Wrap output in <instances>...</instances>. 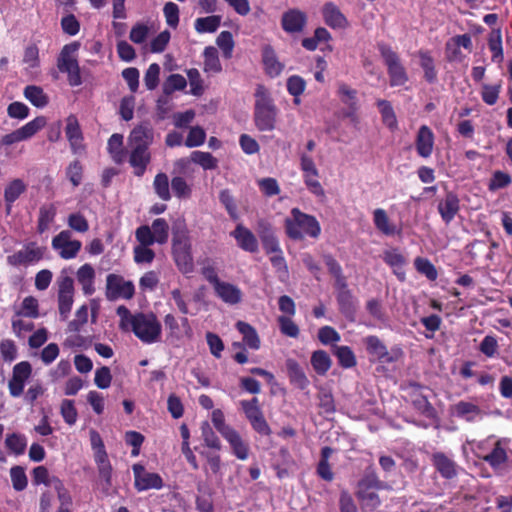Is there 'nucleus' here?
I'll use <instances>...</instances> for the list:
<instances>
[{"label": "nucleus", "instance_id": "f257e3e1", "mask_svg": "<svg viewBox=\"0 0 512 512\" xmlns=\"http://www.w3.org/2000/svg\"><path fill=\"white\" fill-rule=\"evenodd\" d=\"M254 122L260 131H272L275 128L277 108L269 91L263 85H257L255 91Z\"/></svg>", "mask_w": 512, "mask_h": 512}, {"label": "nucleus", "instance_id": "f03ea898", "mask_svg": "<svg viewBox=\"0 0 512 512\" xmlns=\"http://www.w3.org/2000/svg\"><path fill=\"white\" fill-rule=\"evenodd\" d=\"M292 219H286L285 227L288 236L292 239H301L309 235L317 237L320 233V226L315 217L302 213L299 209L292 210Z\"/></svg>", "mask_w": 512, "mask_h": 512}, {"label": "nucleus", "instance_id": "7ed1b4c3", "mask_svg": "<svg viewBox=\"0 0 512 512\" xmlns=\"http://www.w3.org/2000/svg\"><path fill=\"white\" fill-rule=\"evenodd\" d=\"M377 47L387 67L390 86L396 87L406 84L409 78L399 55L386 43H378Z\"/></svg>", "mask_w": 512, "mask_h": 512}, {"label": "nucleus", "instance_id": "20e7f679", "mask_svg": "<svg viewBox=\"0 0 512 512\" xmlns=\"http://www.w3.org/2000/svg\"><path fill=\"white\" fill-rule=\"evenodd\" d=\"M142 342L154 343L161 335V324L154 314L136 313L129 327Z\"/></svg>", "mask_w": 512, "mask_h": 512}, {"label": "nucleus", "instance_id": "39448f33", "mask_svg": "<svg viewBox=\"0 0 512 512\" xmlns=\"http://www.w3.org/2000/svg\"><path fill=\"white\" fill-rule=\"evenodd\" d=\"M80 48L79 42H72L65 45L58 57L57 67L61 72L68 74V82L71 86H79L82 84L80 75V67L75 53Z\"/></svg>", "mask_w": 512, "mask_h": 512}, {"label": "nucleus", "instance_id": "423d86ee", "mask_svg": "<svg viewBox=\"0 0 512 512\" xmlns=\"http://www.w3.org/2000/svg\"><path fill=\"white\" fill-rule=\"evenodd\" d=\"M366 351L381 363L392 364L397 362L403 355L400 348H392L390 351L382 340L376 335H369L363 339Z\"/></svg>", "mask_w": 512, "mask_h": 512}, {"label": "nucleus", "instance_id": "0eeeda50", "mask_svg": "<svg viewBox=\"0 0 512 512\" xmlns=\"http://www.w3.org/2000/svg\"><path fill=\"white\" fill-rule=\"evenodd\" d=\"M325 263L330 273L335 277V286L338 290V301L341 310L347 314L351 312V294L348 285L341 276V268L338 263L331 257L325 256Z\"/></svg>", "mask_w": 512, "mask_h": 512}, {"label": "nucleus", "instance_id": "6e6552de", "mask_svg": "<svg viewBox=\"0 0 512 512\" xmlns=\"http://www.w3.org/2000/svg\"><path fill=\"white\" fill-rule=\"evenodd\" d=\"M134 295V285L131 281H125L117 274H109L106 279V297L110 301L118 298L131 299Z\"/></svg>", "mask_w": 512, "mask_h": 512}, {"label": "nucleus", "instance_id": "1a4fd4ad", "mask_svg": "<svg viewBox=\"0 0 512 512\" xmlns=\"http://www.w3.org/2000/svg\"><path fill=\"white\" fill-rule=\"evenodd\" d=\"M175 262L183 273L193 271V258L191 255V245L184 236H174L172 243Z\"/></svg>", "mask_w": 512, "mask_h": 512}, {"label": "nucleus", "instance_id": "9d476101", "mask_svg": "<svg viewBox=\"0 0 512 512\" xmlns=\"http://www.w3.org/2000/svg\"><path fill=\"white\" fill-rule=\"evenodd\" d=\"M58 309L62 320H66L71 311L74 296V281L70 276L62 275L58 280Z\"/></svg>", "mask_w": 512, "mask_h": 512}, {"label": "nucleus", "instance_id": "9b49d317", "mask_svg": "<svg viewBox=\"0 0 512 512\" xmlns=\"http://www.w3.org/2000/svg\"><path fill=\"white\" fill-rule=\"evenodd\" d=\"M52 248L58 251L63 259H72L76 257L81 249V242L79 240H72V233L70 230H63L52 239Z\"/></svg>", "mask_w": 512, "mask_h": 512}, {"label": "nucleus", "instance_id": "f8f14e48", "mask_svg": "<svg viewBox=\"0 0 512 512\" xmlns=\"http://www.w3.org/2000/svg\"><path fill=\"white\" fill-rule=\"evenodd\" d=\"M461 204L460 198L455 191L445 188V194L442 198L438 199L437 211L442 221L448 225L456 215L460 212Z\"/></svg>", "mask_w": 512, "mask_h": 512}, {"label": "nucleus", "instance_id": "ddd939ff", "mask_svg": "<svg viewBox=\"0 0 512 512\" xmlns=\"http://www.w3.org/2000/svg\"><path fill=\"white\" fill-rule=\"evenodd\" d=\"M241 406L246 417L250 421L251 426L256 432L265 436L271 434V429L258 406L257 398H253L250 401H242Z\"/></svg>", "mask_w": 512, "mask_h": 512}, {"label": "nucleus", "instance_id": "4468645a", "mask_svg": "<svg viewBox=\"0 0 512 512\" xmlns=\"http://www.w3.org/2000/svg\"><path fill=\"white\" fill-rule=\"evenodd\" d=\"M44 248L37 246L35 242H31L24 246L23 249L15 252L7 257V262L11 266H26L38 262L43 258Z\"/></svg>", "mask_w": 512, "mask_h": 512}, {"label": "nucleus", "instance_id": "2eb2a0df", "mask_svg": "<svg viewBox=\"0 0 512 512\" xmlns=\"http://www.w3.org/2000/svg\"><path fill=\"white\" fill-rule=\"evenodd\" d=\"M32 373V366L28 361H22L13 368L12 378L8 382V388L12 397H19L24 390L25 382Z\"/></svg>", "mask_w": 512, "mask_h": 512}, {"label": "nucleus", "instance_id": "dca6fc26", "mask_svg": "<svg viewBox=\"0 0 512 512\" xmlns=\"http://www.w3.org/2000/svg\"><path fill=\"white\" fill-rule=\"evenodd\" d=\"M135 487L138 491L148 489H160L163 487V480L157 473H150L140 464L133 465Z\"/></svg>", "mask_w": 512, "mask_h": 512}, {"label": "nucleus", "instance_id": "f3484780", "mask_svg": "<svg viewBox=\"0 0 512 512\" xmlns=\"http://www.w3.org/2000/svg\"><path fill=\"white\" fill-rule=\"evenodd\" d=\"M382 259L391 269L393 274L400 282L406 280L405 266L407 264L406 257L398 248H390L383 252Z\"/></svg>", "mask_w": 512, "mask_h": 512}, {"label": "nucleus", "instance_id": "a211bd4d", "mask_svg": "<svg viewBox=\"0 0 512 512\" xmlns=\"http://www.w3.org/2000/svg\"><path fill=\"white\" fill-rule=\"evenodd\" d=\"M154 141V130L149 123H142L136 126L130 133L128 143L130 147L145 148Z\"/></svg>", "mask_w": 512, "mask_h": 512}, {"label": "nucleus", "instance_id": "6ab92c4d", "mask_svg": "<svg viewBox=\"0 0 512 512\" xmlns=\"http://www.w3.org/2000/svg\"><path fill=\"white\" fill-rule=\"evenodd\" d=\"M434 142L435 136L431 128L427 125L420 126L415 139L417 154L422 158H429L433 153Z\"/></svg>", "mask_w": 512, "mask_h": 512}, {"label": "nucleus", "instance_id": "aec40b11", "mask_svg": "<svg viewBox=\"0 0 512 512\" xmlns=\"http://www.w3.org/2000/svg\"><path fill=\"white\" fill-rule=\"evenodd\" d=\"M431 462L436 471L442 478L451 480L458 474L457 464L443 452H435L432 454Z\"/></svg>", "mask_w": 512, "mask_h": 512}, {"label": "nucleus", "instance_id": "412c9836", "mask_svg": "<svg viewBox=\"0 0 512 512\" xmlns=\"http://www.w3.org/2000/svg\"><path fill=\"white\" fill-rule=\"evenodd\" d=\"M307 22V16L298 9H290L283 13L281 24L282 28L288 33H300L303 31Z\"/></svg>", "mask_w": 512, "mask_h": 512}, {"label": "nucleus", "instance_id": "4be33fe9", "mask_svg": "<svg viewBox=\"0 0 512 512\" xmlns=\"http://www.w3.org/2000/svg\"><path fill=\"white\" fill-rule=\"evenodd\" d=\"M231 236L237 241L238 246L247 251L254 253L258 250V242L254 234L241 224H238Z\"/></svg>", "mask_w": 512, "mask_h": 512}, {"label": "nucleus", "instance_id": "5701e85b", "mask_svg": "<svg viewBox=\"0 0 512 512\" xmlns=\"http://www.w3.org/2000/svg\"><path fill=\"white\" fill-rule=\"evenodd\" d=\"M66 136L70 142L72 150L77 153L79 150L83 148L82 145V132L80 129L79 122L74 115H70L67 118V124L65 128Z\"/></svg>", "mask_w": 512, "mask_h": 512}, {"label": "nucleus", "instance_id": "b1692460", "mask_svg": "<svg viewBox=\"0 0 512 512\" xmlns=\"http://www.w3.org/2000/svg\"><path fill=\"white\" fill-rule=\"evenodd\" d=\"M494 470L501 469L508 461L506 448L503 446V440L499 439L495 442L492 451L482 458Z\"/></svg>", "mask_w": 512, "mask_h": 512}, {"label": "nucleus", "instance_id": "393cba45", "mask_svg": "<svg viewBox=\"0 0 512 512\" xmlns=\"http://www.w3.org/2000/svg\"><path fill=\"white\" fill-rule=\"evenodd\" d=\"M217 296L224 302L234 305L241 301L242 293L238 287L228 282L220 281L214 287Z\"/></svg>", "mask_w": 512, "mask_h": 512}, {"label": "nucleus", "instance_id": "a878e982", "mask_svg": "<svg viewBox=\"0 0 512 512\" xmlns=\"http://www.w3.org/2000/svg\"><path fill=\"white\" fill-rule=\"evenodd\" d=\"M27 190V185L22 179L12 180L4 189L6 212L10 214L12 204Z\"/></svg>", "mask_w": 512, "mask_h": 512}, {"label": "nucleus", "instance_id": "bb28decb", "mask_svg": "<svg viewBox=\"0 0 512 512\" xmlns=\"http://www.w3.org/2000/svg\"><path fill=\"white\" fill-rule=\"evenodd\" d=\"M130 159L131 166L135 169L134 173L136 176H142L146 170L147 165L150 162V153L148 149L130 147Z\"/></svg>", "mask_w": 512, "mask_h": 512}, {"label": "nucleus", "instance_id": "cd10ccee", "mask_svg": "<svg viewBox=\"0 0 512 512\" xmlns=\"http://www.w3.org/2000/svg\"><path fill=\"white\" fill-rule=\"evenodd\" d=\"M373 221L376 229L386 236H394L400 229L392 223L384 209L378 208L373 213Z\"/></svg>", "mask_w": 512, "mask_h": 512}, {"label": "nucleus", "instance_id": "c85d7f7f", "mask_svg": "<svg viewBox=\"0 0 512 512\" xmlns=\"http://www.w3.org/2000/svg\"><path fill=\"white\" fill-rule=\"evenodd\" d=\"M286 368L290 382L298 389L304 390L309 385V380L306 377L303 369L293 359L286 360Z\"/></svg>", "mask_w": 512, "mask_h": 512}, {"label": "nucleus", "instance_id": "c756f323", "mask_svg": "<svg viewBox=\"0 0 512 512\" xmlns=\"http://www.w3.org/2000/svg\"><path fill=\"white\" fill-rule=\"evenodd\" d=\"M323 17L325 23L332 28H343L348 24L345 16L340 12L338 7L331 2L324 5Z\"/></svg>", "mask_w": 512, "mask_h": 512}, {"label": "nucleus", "instance_id": "7c9ffc66", "mask_svg": "<svg viewBox=\"0 0 512 512\" xmlns=\"http://www.w3.org/2000/svg\"><path fill=\"white\" fill-rule=\"evenodd\" d=\"M488 48L492 53L491 60L494 63H502L504 60L502 32L500 28H494L488 35Z\"/></svg>", "mask_w": 512, "mask_h": 512}, {"label": "nucleus", "instance_id": "2f4dec72", "mask_svg": "<svg viewBox=\"0 0 512 512\" xmlns=\"http://www.w3.org/2000/svg\"><path fill=\"white\" fill-rule=\"evenodd\" d=\"M420 59V66L424 71V79L429 84L437 82V70L435 68L434 59L432 58L429 51L420 50L418 52Z\"/></svg>", "mask_w": 512, "mask_h": 512}, {"label": "nucleus", "instance_id": "473e14b6", "mask_svg": "<svg viewBox=\"0 0 512 512\" xmlns=\"http://www.w3.org/2000/svg\"><path fill=\"white\" fill-rule=\"evenodd\" d=\"M236 328L243 335V342L249 348L257 350L260 347V338L255 330L250 324L238 321L236 323Z\"/></svg>", "mask_w": 512, "mask_h": 512}, {"label": "nucleus", "instance_id": "72a5a7b5", "mask_svg": "<svg viewBox=\"0 0 512 512\" xmlns=\"http://www.w3.org/2000/svg\"><path fill=\"white\" fill-rule=\"evenodd\" d=\"M377 106L384 125L391 131H395L398 128V121L391 103L387 100H378Z\"/></svg>", "mask_w": 512, "mask_h": 512}, {"label": "nucleus", "instance_id": "f704fd0d", "mask_svg": "<svg viewBox=\"0 0 512 512\" xmlns=\"http://www.w3.org/2000/svg\"><path fill=\"white\" fill-rule=\"evenodd\" d=\"M56 216V207L54 204L43 205L39 209V218L37 231L42 234L48 230L50 224L54 221Z\"/></svg>", "mask_w": 512, "mask_h": 512}, {"label": "nucleus", "instance_id": "c9c22d12", "mask_svg": "<svg viewBox=\"0 0 512 512\" xmlns=\"http://www.w3.org/2000/svg\"><path fill=\"white\" fill-rule=\"evenodd\" d=\"M331 358L324 350L314 351L311 356V365L319 375H325L331 367Z\"/></svg>", "mask_w": 512, "mask_h": 512}, {"label": "nucleus", "instance_id": "e433bc0d", "mask_svg": "<svg viewBox=\"0 0 512 512\" xmlns=\"http://www.w3.org/2000/svg\"><path fill=\"white\" fill-rule=\"evenodd\" d=\"M24 96L34 106L42 108L48 104L49 98L39 86L29 85L24 90Z\"/></svg>", "mask_w": 512, "mask_h": 512}, {"label": "nucleus", "instance_id": "4c0bfd02", "mask_svg": "<svg viewBox=\"0 0 512 512\" xmlns=\"http://www.w3.org/2000/svg\"><path fill=\"white\" fill-rule=\"evenodd\" d=\"M6 448L15 455L24 454L27 446L26 437L20 433H11L5 439Z\"/></svg>", "mask_w": 512, "mask_h": 512}, {"label": "nucleus", "instance_id": "58836bf2", "mask_svg": "<svg viewBox=\"0 0 512 512\" xmlns=\"http://www.w3.org/2000/svg\"><path fill=\"white\" fill-rule=\"evenodd\" d=\"M366 310L369 315L378 323L387 325L388 316L380 300L372 298L366 303Z\"/></svg>", "mask_w": 512, "mask_h": 512}, {"label": "nucleus", "instance_id": "ea45409f", "mask_svg": "<svg viewBox=\"0 0 512 512\" xmlns=\"http://www.w3.org/2000/svg\"><path fill=\"white\" fill-rule=\"evenodd\" d=\"M414 266L418 273L424 275L428 280L435 281L438 277V272L435 265L427 258L416 257Z\"/></svg>", "mask_w": 512, "mask_h": 512}, {"label": "nucleus", "instance_id": "a19ab883", "mask_svg": "<svg viewBox=\"0 0 512 512\" xmlns=\"http://www.w3.org/2000/svg\"><path fill=\"white\" fill-rule=\"evenodd\" d=\"M454 411L458 417L465 418L470 422L475 419V416L481 413L478 405L467 401H459L455 405Z\"/></svg>", "mask_w": 512, "mask_h": 512}, {"label": "nucleus", "instance_id": "79ce46f5", "mask_svg": "<svg viewBox=\"0 0 512 512\" xmlns=\"http://www.w3.org/2000/svg\"><path fill=\"white\" fill-rule=\"evenodd\" d=\"M263 62L267 73L272 77L278 76L283 70V65L277 60L276 55L271 48H265L263 53Z\"/></svg>", "mask_w": 512, "mask_h": 512}, {"label": "nucleus", "instance_id": "37998d69", "mask_svg": "<svg viewBox=\"0 0 512 512\" xmlns=\"http://www.w3.org/2000/svg\"><path fill=\"white\" fill-rule=\"evenodd\" d=\"M221 23V16L213 15L203 18H198L195 21V30L198 33H213L215 32Z\"/></svg>", "mask_w": 512, "mask_h": 512}, {"label": "nucleus", "instance_id": "c03bdc74", "mask_svg": "<svg viewBox=\"0 0 512 512\" xmlns=\"http://www.w3.org/2000/svg\"><path fill=\"white\" fill-rule=\"evenodd\" d=\"M155 193L163 201L171 199V193L169 190V179L165 173H158L153 182Z\"/></svg>", "mask_w": 512, "mask_h": 512}, {"label": "nucleus", "instance_id": "a18cd8bd", "mask_svg": "<svg viewBox=\"0 0 512 512\" xmlns=\"http://www.w3.org/2000/svg\"><path fill=\"white\" fill-rule=\"evenodd\" d=\"M191 161L206 170H213L218 167V160L209 152L194 151L191 153Z\"/></svg>", "mask_w": 512, "mask_h": 512}, {"label": "nucleus", "instance_id": "49530a36", "mask_svg": "<svg viewBox=\"0 0 512 512\" xmlns=\"http://www.w3.org/2000/svg\"><path fill=\"white\" fill-rule=\"evenodd\" d=\"M46 125L45 117H36L34 120L28 122L21 128L17 129L20 133L22 140H27L35 135L39 130H41Z\"/></svg>", "mask_w": 512, "mask_h": 512}, {"label": "nucleus", "instance_id": "de8ad7c7", "mask_svg": "<svg viewBox=\"0 0 512 512\" xmlns=\"http://www.w3.org/2000/svg\"><path fill=\"white\" fill-rule=\"evenodd\" d=\"M155 237V241L159 244H164L168 241L169 225L163 218L155 219L150 227Z\"/></svg>", "mask_w": 512, "mask_h": 512}, {"label": "nucleus", "instance_id": "09e8293b", "mask_svg": "<svg viewBox=\"0 0 512 512\" xmlns=\"http://www.w3.org/2000/svg\"><path fill=\"white\" fill-rule=\"evenodd\" d=\"M412 404L419 413L427 418H432L436 414L435 408L429 402L428 398L420 393L414 396Z\"/></svg>", "mask_w": 512, "mask_h": 512}, {"label": "nucleus", "instance_id": "8fccbe9b", "mask_svg": "<svg viewBox=\"0 0 512 512\" xmlns=\"http://www.w3.org/2000/svg\"><path fill=\"white\" fill-rule=\"evenodd\" d=\"M204 69L205 71L219 72L221 71V64L218 58L216 48L207 47L204 50Z\"/></svg>", "mask_w": 512, "mask_h": 512}, {"label": "nucleus", "instance_id": "3c124183", "mask_svg": "<svg viewBox=\"0 0 512 512\" xmlns=\"http://www.w3.org/2000/svg\"><path fill=\"white\" fill-rule=\"evenodd\" d=\"M500 91L501 83L494 85L483 84L481 91V97L483 102L490 106L496 104L499 98Z\"/></svg>", "mask_w": 512, "mask_h": 512}, {"label": "nucleus", "instance_id": "603ef678", "mask_svg": "<svg viewBox=\"0 0 512 512\" xmlns=\"http://www.w3.org/2000/svg\"><path fill=\"white\" fill-rule=\"evenodd\" d=\"M511 182L512 178L508 173L497 170L493 173L488 188L490 191H495L509 186Z\"/></svg>", "mask_w": 512, "mask_h": 512}, {"label": "nucleus", "instance_id": "864d4df0", "mask_svg": "<svg viewBox=\"0 0 512 512\" xmlns=\"http://www.w3.org/2000/svg\"><path fill=\"white\" fill-rule=\"evenodd\" d=\"M10 476L12 486L16 491H22L27 487L28 481L24 468L21 466H14L10 469Z\"/></svg>", "mask_w": 512, "mask_h": 512}, {"label": "nucleus", "instance_id": "5fc2aeb1", "mask_svg": "<svg viewBox=\"0 0 512 512\" xmlns=\"http://www.w3.org/2000/svg\"><path fill=\"white\" fill-rule=\"evenodd\" d=\"M202 438L207 447L220 450L221 443L217 435L214 433L208 422H203L201 425Z\"/></svg>", "mask_w": 512, "mask_h": 512}, {"label": "nucleus", "instance_id": "6e6d98bb", "mask_svg": "<svg viewBox=\"0 0 512 512\" xmlns=\"http://www.w3.org/2000/svg\"><path fill=\"white\" fill-rule=\"evenodd\" d=\"M68 226L79 233H85L89 230V223L81 213H72L67 219Z\"/></svg>", "mask_w": 512, "mask_h": 512}, {"label": "nucleus", "instance_id": "4d7b16f0", "mask_svg": "<svg viewBox=\"0 0 512 512\" xmlns=\"http://www.w3.org/2000/svg\"><path fill=\"white\" fill-rule=\"evenodd\" d=\"M187 85L186 79L180 74L170 75L163 87L164 93L171 94L176 90H183Z\"/></svg>", "mask_w": 512, "mask_h": 512}, {"label": "nucleus", "instance_id": "13d9d810", "mask_svg": "<svg viewBox=\"0 0 512 512\" xmlns=\"http://www.w3.org/2000/svg\"><path fill=\"white\" fill-rule=\"evenodd\" d=\"M479 350L488 358L495 357L498 350V342L495 336L486 335L479 345Z\"/></svg>", "mask_w": 512, "mask_h": 512}, {"label": "nucleus", "instance_id": "bf43d9fd", "mask_svg": "<svg viewBox=\"0 0 512 512\" xmlns=\"http://www.w3.org/2000/svg\"><path fill=\"white\" fill-rule=\"evenodd\" d=\"M123 136L121 134H113L108 140V150L112 154L116 162H120L123 150Z\"/></svg>", "mask_w": 512, "mask_h": 512}, {"label": "nucleus", "instance_id": "052dcab7", "mask_svg": "<svg viewBox=\"0 0 512 512\" xmlns=\"http://www.w3.org/2000/svg\"><path fill=\"white\" fill-rule=\"evenodd\" d=\"M205 138L206 133L203 128L200 126L192 127L186 138L185 145L190 148L200 146L204 143Z\"/></svg>", "mask_w": 512, "mask_h": 512}, {"label": "nucleus", "instance_id": "680f3d73", "mask_svg": "<svg viewBox=\"0 0 512 512\" xmlns=\"http://www.w3.org/2000/svg\"><path fill=\"white\" fill-rule=\"evenodd\" d=\"M160 66L157 63H152L144 76V83L148 90H154L159 83Z\"/></svg>", "mask_w": 512, "mask_h": 512}, {"label": "nucleus", "instance_id": "e2e57ef3", "mask_svg": "<svg viewBox=\"0 0 512 512\" xmlns=\"http://www.w3.org/2000/svg\"><path fill=\"white\" fill-rule=\"evenodd\" d=\"M358 487L381 490L385 487V484L378 478L375 471L371 470L365 474L361 481H359Z\"/></svg>", "mask_w": 512, "mask_h": 512}, {"label": "nucleus", "instance_id": "0e129e2a", "mask_svg": "<svg viewBox=\"0 0 512 512\" xmlns=\"http://www.w3.org/2000/svg\"><path fill=\"white\" fill-rule=\"evenodd\" d=\"M171 187L178 198H188L191 195V188L183 177H174L171 181Z\"/></svg>", "mask_w": 512, "mask_h": 512}, {"label": "nucleus", "instance_id": "69168bd1", "mask_svg": "<svg viewBox=\"0 0 512 512\" xmlns=\"http://www.w3.org/2000/svg\"><path fill=\"white\" fill-rule=\"evenodd\" d=\"M305 88L306 82L302 77L293 75L287 79V90L292 96H300L305 91Z\"/></svg>", "mask_w": 512, "mask_h": 512}, {"label": "nucleus", "instance_id": "338daca9", "mask_svg": "<svg viewBox=\"0 0 512 512\" xmlns=\"http://www.w3.org/2000/svg\"><path fill=\"white\" fill-rule=\"evenodd\" d=\"M112 381V375L109 367L103 366L95 371L94 382L100 389H107Z\"/></svg>", "mask_w": 512, "mask_h": 512}, {"label": "nucleus", "instance_id": "774afa93", "mask_svg": "<svg viewBox=\"0 0 512 512\" xmlns=\"http://www.w3.org/2000/svg\"><path fill=\"white\" fill-rule=\"evenodd\" d=\"M148 35V26L142 23H137L132 27L129 38L135 44H142L146 41Z\"/></svg>", "mask_w": 512, "mask_h": 512}]
</instances>
